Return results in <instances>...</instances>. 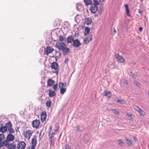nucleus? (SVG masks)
Returning <instances> with one entry per match:
<instances>
[{
    "instance_id": "nucleus-1",
    "label": "nucleus",
    "mask_w": 149,
    "mask_h": 149,
    "mask_svg": "<svg viewBox=\"0 0 149 149\" xmlns=\"http://www.w3.org/2000/svg\"><path fill=\"white\" fill-rule=\"evenodd\" d=\"M5 126L6 127L7 130L9 133H14V130L12 128V124L10 121L6 123Z\"/></svg>"
},
{
    "instance_id": "nucleus-2",
    "label": "nucleus",
    "mask_w": 149,
    "mask_h": 149,
    "mask_svg": "<svg viewBox=\"0 0 149 149\" xmlns=\"http://www.w3.org/2000/svg\"><path fill=\"white\" fill-rule=\"evenodd\" d=\"M10 133L8 134L6 137V139L4 140L6 143H9V142L13 141L15 139V137L14 135Z\"/></svg>"
},
{
    "instance_id": "nucleus-3",
    "label": "nucleus",
    "mask_w": 149,
    "mask_h": 149,
    "mask_svg": "<svg viewBox=\"0 0 149 149\" xmlns=\"http://www.w3.org/2000/svg\"><path fill=\"white\" fill-rule=\"evenodd\" d=\"M56 46L58 49L59 51L64 50L65 48L66 47L65 44L63 43H60L56 44Z\"/></svg>"
},
{
    "instance_id": "nucleus-4",
    "label": "nucleus",
    "mask_w": 149,
    "mask_h": 149,
    "mask_svg": "<svg viewBox=\"0 0 149 149\" xmlns=\"http://www.w3.org/2000/svg\"><path fill=\"white\" fill-rule=\"evenodd\" d=\"M5 138V135L3 134H0V148L2 147L3 146H5L6 143L4 140L3 141L2 140Z\"/></svg>"
},
{
    "instance_id": "nucleus-5",
    "label": "nucleus",
    "mask_w": 149,
    "mask_h": 149,
    "mask_svg": "<svg viewBox=\"0 0 149 149\" xmlns=\"http://www.w3.org/2000/svg\"><path fill=\"white\" fill-rule=\"evenodd\" d=\"M58 65L56 62H54L52 63L51 67L52 69H54L56 70L55 73L57 74L58 73V71L59 69L58 68Z\"/></svg>"
},
{
    "instance_id": "nucleus-6",
    "label": "nucleus",
    "mask_w": 149,
    "mask_h": 149,
    "mask_svg": "<svg viewBox=\"0 0 149 149\" xmlns=\"http://www.w3.org/2000/svg\"><path fill=\"white\" fill-rule=\"evenodd\" d=\"M90 10L91 12L93 14H95L97 10L98 7L97 6L93 4H91Z\"/></svg>"
},
{
    "instance_id": "nucleus-7",
    "label": "nucleus",
    "mask_w": 149,
    "mask_h": 149,
    "mask_svg": "<svg viewBox=\"0 0 149 149\" xmlns=\"http://www.w3.org/2000/svg\"><path fill=\"white\" fill-rule=\"evenodd\" d=\"M40 122L39 120L36 119L33 121L32 123V126L34 128H38L40 126Z\"/></svg>"
},
{
    "instance_id": "nucleus-8",
    "label": "nucleus",
    "mask_w": 149,
    "mask_h": 149,
    "mask_svg": "<svg viewBox=\"0 0 149 149\" xmlns=\"http://www.w3.org/2000/svg\"><path fill=\"white\" fill-rule=\"evenodd\" d=\"M54 50V49L52 47L50 46H47L44 51V53L47 55H48L49 54L52 53Z\"/></svg>"
},
{
    "instance_id": "nucleus-9",
    "label": "nucleus",
    "mask_w": 149,
    "mask_h": 149,
    "mask_svg": "<svg viewBox=\"0 0 149 149\" xmlns=\"http://www.w3.org/2000/svg\"><path fill=\"white\" fill-rule=\"evenodd\" d=\"M5 146L8 147V149H15L16 148L15 144L14 142L10 144L9 143H6Z\"/></svg>"
},
{
    "instance_id": "nucleus-10",
    "label": "nucleus",
    "mask_w": 149,
    "mask_h": 149,
    "mask_svg": "<svg viewBox=\"0 0 149 149\" xmlns=\"http://www.w3.org/2000/svg\"><path fill=\"white\" fill-rule=\"evenodd\" d=\"M115 57L119 61V62L120 63H124L125 62V59L121 56L118 54H117L115 56Z\"/></svg>"
},
{
    "instance_id": "nucleus-11",
    "label": "nucleus",
    "mask_w": 149,
    "mask_h": 149,
    "mask_svg": "<svg viewBox=\"0 0 149 149\" xmlns=\"http://www.w3.org/2000/svg\"><path fill=\"white\" fill-rule=\"evenodd\" d=\"M102 95L106 96L108 99H109L111 96V93L110 91L105 90Z\"/></svg>"
},
{
    "instance_id": "nucleus-12",
    "label": "nucleus",
    "mask_w": 149,
    "mask_h": 149,
    "mask_svg": "<svg viewBox=\"0 0 149 149\" xmlns=\"http://www.w3.org/2000/svg\"><path fill=\"white\" fill-rule=\"evenodd\" d=\"M26 146V143L25 142L22 141L19 143L17 145V148L19 149H24Z\"/></svg>"
},
{
    "instance_id": "nucleus-13",
    "label": "nucleus",
    "mask_w": 149,
    "mask_h": 149,
    "mask_svg": "<svg viewBox=\"0 0 149 149\" xmlns=\"http://www.w3.org/2000/svg\"><path fill=\"white\" fill-rule=\"evenodd\" d=\"M81 43L78 39L74 40L73 42V46L75 47H78L81 45Z\"/></svg>"
},
{
    "instance_id": "nucleus-14",
    "label": "nucleus",
    "mask_w": 149,
    "mask_h": 149,
    "mask_svg": "<svg viewBox=\"0 0 149 149\" xmlns=\"http://www.w3.org/2000/svg\"><path fill=\"white\" fill-rule=\"evenodd\" d=\"M47 117V114L45 112L43 111L41 115V120L42 122H44L46 120Z\"/></svg>"
},
{
    "instance_id": "nucleus-15",
    "label": "nucleus",
    "mask_w": 149,
    "mask_h": 149,
    "mask_svg": "<svg viewBox=\"0 0 149 149\" xmlns=\"http://www.w3.org/2000/svg\"><path fill=\"white\" fill-rule=\"evenodd\" d=\"M67 43H71L74 41V37L72 36H68L67 38Z\"/></svg>"
},
{
    "instance_id": "nucleus-16",
    "label": "nucleus",
    "mask_w": 149,
    "mask_h": 149,
    "mask_svg": "<svg viewBox=\"0 0 149 149\" xmlns=\"http://www.w3.org/2000/svg\"><path fill=\"white\" fill-rule=\"evenodd\" d=\"M92 38V35H90L89 36L85 39L84 40V42L86 44H88L91 40Z\"/></svg>"
},
{
    "instance_id": "nucleus-17",
    "label": "nucleus",
    "mask_w": 149,
    "mask_h": 149,
    "mask_svg": "<svg viewBox=\"0 0 149 149\" xmlns=\"http://www.w3.org/2000/svg\"><path fill=\"white\" fill-rule=\"evenodd\" d=\"M126 10V15L128 17H131V15L130 13V10L129 8V6L127 4H125L124 5Z\"/></svg>"
},
{
    "instance_id": "nucleus-18",
    "label": "nucleus",
    "mask_w": 149,
    "mask_h": 149,
    "mask_svg": "<svg viewBox=\"0 0 149 149\" xmlns=\"http://www.w3.org/2000/svg\"><path fill=\"white\" fill-rule=\"evenodd\" d=\"M47 85L49 86H52L55 83V81L52 79H50L48 80Z\"/></svg>"
},
{
    "instance_id": "nucleus-19",
    "label": "nucleus",
    "mask_w": 149,
    "mask_h": 149,
    "mask_svg": "<svg viewBox=\"0 0 149 149\" xmlns=\"http://www.w3.org/2000/svg\"><path fill=\"white\" fill-rule=\"evenodd\" d=\"M32 134V133L31 130H29V131H26L25 134V137H27L29 139Z\"/></svg>"
},
{
    "instance_id": "nucleus-20",
    "label": "nucleus",
    "mask_w": 149,
    "mask_h": 149,
    "mask_svg": "<svg viewBox=\"0 0 149 149\" xmlns=\"http://www.w3.org/2000/svg\"><path fill=\"white\" fill-rule=\"evenodd\" d=\"M49 97H53L56 95V93L54 91L50 89L49 90Z\"/></svg>"
},
{
    "instance_id": "nucleus-21",
    "label": "nucleus",
    "mask_w": 149,
    "mask_h": 149,
    "mask_svg": "<svg viewBox=\"0 0 149 149\" xmlns=\"http://www.w3.org/2000/svg\"><path fill=\"white\" fill-rule=\"evenodd\" d=\"M37 141L36 136L32 139V146L36 147L37 144Z\"/></svg>"
},
{
    "instance_id": "nucleus-22",
    "label": "nucleus",
    "mask_w": 149,
    "mask_h": 149,
    "mask_svg": "<svg viewBox=\"0 0 149 149\" xmlns=\"http://www.w3.org/2000/svg\"><path fill=\"white\" fill-rule=\"evenodd\" d=\"M62 51L63 53V55L64 56L68 54L70 52L69 49L66 47L65 48L64 50H63Z\"/></svg>"
},
{
    "instance_id": "nucleus-23",
    "label": "nucleus",
    "mask_w": 149,
    "mask_h": 149,
    "mask_svg": "<svg viewBox=\"0 0 149 149\" xmlns=\"http://www.w3.org/2000/svg\"><path fill=\"white\" fill-rule=\"evenodd\" d=\"M7 130L6 127L5 126H1L0 128V132H1L3 134Z\"/></svg>"
},
{
    "instance_id": "nucleus-24",
    "label": "nucleus",
    "mask_w": 149,
    "mask_h": 149,
    "mask_svg": "<svg viewBox=\"0 0 149 149\" xmlns=\"http://www.w3.org/2000/svg\"><path fill=\"white\" fill-rule=\"evenodd\" d=\"M85 22V24H86L87 25H88L90 24L92 22V19L91 18H88L86 19Z\"/></svg>"
},
{
    "instance_id": "nucleus-25",
    "label": "nucleus",
    "mask_w": 149,
    "mask_h": 149,
    "mask_svg": "<svg viewBox=\"0 0 149 149\" xmlns=\"http://www.w3.org/2000/svg\"><path fill=\"white\" fill-rule=\"evenodd\" d=\"M67 83L66 82L64 83L60 82L59 83V88H64L66 86Z\"/></svg>"
},
{
    "instance_id": "nucleus-26",
    "label": "nucleus",
    "mask_w": 149,
    "mask_h": 149,
    "mask_svg": "<svg viewBox=\"0 0 149 149\" xmlns=\"http://www.w3.org/2000/svg\"><path fill=\"white\" fill-rule=\"evenodd\" d=\"M84 2L87 5H91L92 4V0H84Z\"/></svg>"
},
{
    "instance_id": "nucleus-27",
    "label": "nucleus",
    "mask_w": 149,
    "mask_h": 149,
    "mask_svg": "<svg viewBox=\"0 0 149 149\" xmlns=\"http://www.w3.org/2000/svg\"><path fill=\"white\" fill-rule=\"evenodd\" d=\"M52 102L50 100H48L46 102V105L48 107H51Z\"/></svg>"
},
{
    "instance_id": "nucleus-28",
    "label": "nucleus",
    "mask_w": 149,
    "mask_h": 149,
    "mask_svg": "<svg viewBox=\"0 0 149 149\" xmlns=\"http://www.w3.org/2000/svg\"><path fill=\"white\" fill-rule=\"evenodd\" d=\"M61 89L60 93L62 94H63L66 91V89L64 88H60Z\"/></svg>"
},
{
    "instance_id": "nucleus-29",
    "label": "nucleus",
    "mask_w": 149,
    "mask_h": 149,
    "mask_svg": "<svg viewBox=\"0 0 149 149\" xmlns=\"http://www.w3.org/2000/svg\"><path fill=\"white\" fill-rule=\"evenodd\" d=\"M90 31V29L88 27H86L85 28V32L86 33H85V35H87L89 33Z\"/></svg>"
},
{
    "instance_id": "nucleus-30",
    "label": "nucleus",
    "mask_w": 149,
    "mask_h": 149,
    "mask_svg": "<svg viewBox=\"0 0 149 149\" xmlns=\"http://www.w3.org/2000/svg\"><path fill=\"white\" fill-rule=\"evenodd\" d=\"M126 141H127V143L128 145L130 146H132V143L131 141L128 139H126Z\"/></svg>"
},
{
    "instance_id": "nucleus-31",
    "label": "nucleus",
    "mask_w": 149,
    "mask_h": 149,
    "mask_svg": "<svg viewBox=\"0 0 149 149\" xmlns=\"http://www.w3.org/2000/svg\"><path fill=\"white\" fill-rule=\"evenodd\" d=\"M138 113H139L140 115L142 116H144L146 114L145 112L141 109L138 112Z\"/></svg>"
},
{
    "instance_id": "nucleus-32",
    "label": "nucleus",
    "mask_w": 149,
    "mask_h": 149,
    "mask_svg": "<svg viewBox=\"0 0 149 149\" xmlns=\"http://www.w3.org/2000/svg\"><path fill=\"white\" fill-rule=\"evenodd\" d=\"M117 141L120 145L122 146H123L124 144V142L122 140L118 139L117 140Z\"/></svg>"
},
{
    "instance_id": "nucleus-33",
    "label": "nucleus",
    "mask_w": 149,
    "mask_h": 149,
    "mask_svg": "<svg viewBox=\"0 0 149 149\" xmlns=\"http://www.w3.org/2000/svg\"><path fill=\"white\" fill-rule=\"evenodd\" d=\"M94 4L93 5L97 6L99 4V2L98 0H93Z\"/></svg>"
},
{
    "instance_id": "nucleus-34",
    "label": "nucleus",
    "mask_w": 149,
    "mask_h": 149,
    "mask_svg": "<svg viewBox=\"0 0 149 149\" xmlns=\"http://www.w3.org/2000/svg\"><path fill=\"white\" fill-rule=\"evenodd\" d=\"M134 109L138 112L141 109L140 107L137 106H135Z\"/></svg>"
},
{
    "instance_id": "nucleus-35",
    "label": "nucleus",
    "mask_w": 149,
    "mask_h": 149,
    "mask_svg": "<svg viewBox=\"0 0 149 149\" xmlns=\"http://www.w3.org/2000/svg\"><path fill=\"white\" fill-rule=\"evenodd\" d=\"M111 111L113 113L119 115V113L118 111L116 109H112Z\"/></svg>"
},
{
    "instance_id": "nucleus-36",
    "label": "nucleus",
    "mask_w": 149,
    "mask_h": 149,
    "mask_svg": "<svg viewBox=\"0 0 149 149\" xmlns=\"http://www.w3.org/2000/svg\"><path fill=\"white\" fill-rule=\"evenodd\" d=\"M117 102L121 104H124L125 102L123 100H118L117 101Z\"/></svg>"
},
{
    "instance_id": "nucleus-37",
    "label": "nucleus",
    "mask_w": 149,
    "mask_h": 149,
    "mask_svg": "<svg viewBox=\"0 0 149 149\" xmlns=\"http://www.w3.org/2000/svg\"><path fill=\"white\" fill-rule=\"evenodd\" d=\"M59 40L61 42H62L64 40V39L63 36H59Z\"/></svg>"
},
{
    "instance_id": "nucleus-38",
    "label": "nucleus",
    "mask_w": 149,
    "mask_h": 149,
    "mask_svg": "<svg viewBox=\"0 0 149 149\" xmlns=\"http://www.w3.org/2000/svg\"><path fill=\"white\" fill-rule=\"evenodd\" d=\"M65 149H71V147L68 145L67 144L65 146Z\"/></svg>"
},
{
    "instance_id": "nucleus-39",
    "label": "nucleus",
    "mask_w": 149,
    "mask_h": 149,
    "mask_svg": "<svg viewBox=\"0 0 149 149\" xmlns=\"http://www.w3.org/2000/svg\"><path fill=\"white\" fill-rule=\"evenodd\" d=\"M81 6L80 5H78L77 4L76 9L79 11H80V7H81Z\"/></svg>"
},
{
    "instance_id": "nucleus-40",
    "label": "nucleus",
    "mask_w": 149,
    "mask_h": 149,
    "mask_svg": "<svg viewBox=\"0 0 149 149\" xmlns=\"http://www.w3.org/2000/svg\"><path fill=\"white\" fill-rule=\"evenodd\" d=\"M52 57L55 58V61H57L58 59H59L60 57L59 56H52Z\"/></svg>"
},
{
    "instance_id": "nucleus-41",
    "label": "nucleus",
    "mask_w": 149,
    "mask_h": 149,
    "mask_svg": "<svg viewBox=\"0 0 149 149\" xmlns=\"http://www.w3.org/2000/svg\"><path fill=\"white\" fill-rule=\"evenodd\" d=\"M58 86L56 84L54 86V89L55 91H57L58 90Z\"/></svg>"
},
{
    "instance_id": "nucleus-42",
    "label": "nucleus",
    "mask_w": 149,
    "mask_h": 149,
    "mask_svg": "<svg viewBox=\"0 0 149 149\" xmlns=\"http://www.w3.org/2000/svg\"><path fill=\"white\" fill-rule=\"evenodd\" d=\"M50 143L52 144V145H54L55 143L54 142V139H50Z\"/></svg>"
},
{
    "instance_id": "nucleus-43",
    "label": "nucleus",
    "mask_w": 149,
    "mask_h": 149,
    "mask_svg": "<svg viewBox=\"0 0 149 149\" xmlns=\"http://www.w3.org/2000/svg\"><path fill=\"white\" fill-rule=\"evenodd\" d=\"M134 82L136 85L137 86H138L139 87L140 86L141 84L139 82H138V81H134Z\"/></svg>"
},
{
    "instance_id": "nucleus-44",
    "label": "nucleus",
    "mask_w": 149,
    "mask_h": 149,
    "mask_svg": "<svg viewBox=\"0 0 149 149\" xmlns=\"http://www.w3.org/2000/svg\"><path fill=\"white\" fill-rule=\"evenodd\" d=\"M138 13L141 15H142L143 14V11L140 9H138Z\"/></svg>"
},
{
    "instance_id": "nucleus-45",
    "label": "nucleus",
    "mask_w": 149,
    "mask_h": 149,
    "mask_svg": "<svg viewBox=\"0 0 149 149\" xmlns=\"http://www.w3.org/2000/svg\"><path fill=\"white\" fill-rule=\"evenodd\" d=\"M52 126H50V127H49V136H50V133L51 132L52 130Z\"/></svg>"
},
{
    "instance_id": "nucleus-46",
    "label": "nucleus",
    "mask_w": 149,
    "mask_h": 149,
    "mask_svg": "<svg viewBox=\"0 0 149 149\" xmlns=\"http://www.w3.org/2000/svg\"><path fill=\"white\" fill-rule=\"evenodd\" d=\"M68 61H69V60L68 59V58H66L65 59V64H67L68 63Z\"/></svg>"
},
{
    "instance_id": "nucleus-47",
    "label": "nucleus",
    "mask_w": 149,
    "mask_h": 149,
    "mask_svg": "<svg viewBox=\"0 0 149 149\" xmlns=\"http://www.w3.org/2000/svg\"><path fill=\"white\" fill-rule=\"evenodd\" d=\"M76 127L77 128V130L79 131H80V127H79V125H77V126Z\"/></svg>"
},
{
    "instance_id": "nucleus-48",
    "label": "nucleus",
    "mask_w": 149,
    "mask_h": 149,
    "mask_svg": "<svg viewBox=\"0 0 149 149\" xmlns=\"http://www.w3.org/2000/svg\"><path fill=\"white\" fill-rule=\"evenodd\" d=\"M133 138L135 141H137V139L135 136L133 137Z\"/></svg>"
},
{
    "instance_id": "nucleus-49",
    "label": "nucleus",
    "mask_w": 149,
    "mask_h": 149,
    "mask_svg": "<svg viewBox=\"0 0 149 149\" xmlns=\"http://www.w3.org/2000/svg\"><path fill=\"white\" fill-rule=\"evenodd\" d=\"M54 137L53 135H51L49 137V138L50 139H54Z\"/></svg>"
},
{
    "instance_id": "nucleus-50",
    "label": "nucleus",
    "mask_w": 149,
    "mask_h": 149,
    "mask_svg": "<svg viewBox=\"0 0 149 149\" xmlns=\"http://www.w3.org/2000/svg\"><path fill=\"white\" fill-rule=\"evenodd\" d=\"M143 29V28L142 27H140L139 28V30L140 32H141Z\"/></svg>"
},
{
    "instance_id": "nucleus-51",
    "label": "nucleus",
    "mask_w": 149,
    "mask_h": 149,
    "mask_svg": "<svg viewBox=\"0 0 149 149\" xmlns=\"http://www.w3.org/2000/svg\"><path fill=\"white\" fill-rule=\"evenodd\" d=\"M15 130L17 132H18V131H19V128L18 127H17V128H15Z\"/></svg>"
},
{
    "instance_id": "nucleus-52",
    "label": "nucleus",
    "mask_w": 149,
    "mask_h": 149,
    "mask_svg": "<svg viewBox=\"0 0 149 149\" xmlns=\"http://www.w3.org/2000/svg\"><path fill=\"white\" fill-rule=\"evenodd\" d=\"M118 100H119V98H117V97H116V98L114 100H115V101H116V102H117V101Z\"/></svg>"
},
{
    "instance_id": "nucleus-53",
    "label": "nucleus",
    "mask_w": 149,
    "mask_h": 149,
    "mask_svg": "<svg viewBox=\"0 0 149 149\" xmlns=\"http://www.w3.org/2000/svg\"><path fill=\"white\" fill-rule=\"evenodd\" d=\"M54 51H55V55H56L57 54H58V52L56 50H54Z\"/></svg>"
},
{
    "instance_id": "nucleus-54",
    "label": "nucleus",
    "mask_w": 149,
    "mask_h": 149,
    "mask_svg": "<svg viewBox=\"0 0 149 149\" xmlns=\"http://www.w3.org/2000/svg\"><path fill=\"white\" fill-rule=\"evenodd\" d=\"M58 54H59V56L60 57L61 56V53L60 52H58Z\"/></svg>"
},
{
    "instance_id": "nucleus-55",
    "label": "nucleus",
    "mask_w": 149,
    "mask_h": 149,
    "mask_svg": "<svg viewBox=\"0 0 149 149\" xmlns=\"http://www.w3.org/2000/svg\"><path fill=\"white\" fill-rule=\"evenodd\" d=\"M125 80V83H126V84L127 85L128 84V82H127V81Z\"/></svg>"
},
{
    "instance_id": "nucleus-56",
    "label": "nucleus",
    "mask_w": 149,
    "mask_h": 149,
    "mask_svg": "<svg viewBox=\"0 0 149 149\" xmlns=\"http://www.w3.org/2000/svg\"><path fill=\"white\" fill-rule=\"evenodd\" d=\"M55 134V133H53V132L52 133H51V135H53H53H54Z\"/></svg>"
},
{
    "instance_id": "nucleus-57",
    "label": "nucleus",
    "mask_w": 149,
    "mask_h": 149,
    "mask_svg": "<svg viewBox=\"0 0 149 149\" xmlns=\"http://www.w3.org/2000/svg\"><path fill=\"white\" fill-rule=\"evenodd\" d=\"M104 0H99V2H102L104 1Z\"/></svg>"
},
{
    "instance_id": "nucleus-58",
    "label": "nucleus",
    "mask_w": 149,
    "mask_h": 149,
    "mask_svg": "<svg viewBox=\"0 0 149 149\" xmlns=\"http://www.w3.org/2000/svg\"><path fill=\"white\" fill-rule=\"evenodd\" d=\"M75 36L77 37L78 36V35H77V34H75Z\"/></svg>"
},
{
    "instance_id": "nucleus-59",
    "label": "nucleus",
    "mask_w": 149,
    "mask_h": 149,
    "mask_svg": "<svg viewBox=\"0 0 149 149\" xmlns=\"http://www.w3.org/2000/svg\"><path fill=\"white\" fill-rule=\"evenodd\" d=\"M58 129H56V130H55V132H57L58 131Z\"/></svg>"
},
{
    "instance_id": "nucleus-60",
    "label": "nucleus",
    "mask_w": 149,
    "mask_h": 149,
    "mask_svg": "<svg viewBox=\"0 0 149 149\" xmlns=\"http://www.w3.org/2000/svg\"><path fill=\"white\" fill-rule=\"evenodd\" d=\"M114 32L115 33H116V30L114 29Z\"/></svg>"
},
{
    "instance_id": "nucleus-61",
    "label": "nucleus",
    "mask_w": 149,
    "mask_h": 149,
    "mask_svg": "<svg viewBox=\"0 0 149 149\" xmlns=\"http://www.w3.org/2000/svg\"><path fill=\"white\" fill-rule=\"evenodd\" d=\"M98 16V15H94V16H95V17H97Z\"/></svg>"
},
{
    "instance_id": "nucleus-62",
    "label": "nucleus",
    "mask_w": 149,
    "mask_h": 149,
    "mask_svg": "<svg viewBox=\"0 0 149 149\" xmlns=\"http://www.w3.org/2000/svg\"><path fill=\"white\" fill-rule=\"evenodd\" d=\"M148 95L149 96V92H148Z\"/></svg>"
},
{
    "instance_id": "nucleus-63",
    "label": "nucleus",
    "mask_w": 149,
    "mask_h": 149,
    "mask_svg": "<svg viewBox=\"0 0 149 149\" xmlns=\"http://www.w3.org/2000/svg\"><path fill=\"white\" fill-rule=\"evenodd\" d=\"M134 74H132V76L133 77H134Z\"/></svg>"
},
{
    "instance_id": "nucleus-64",
    "label": "nucleus",
    "mask_w": 149,
    "mask_h": 149,
    "mask_svg": "<svg viewBox=\"0 0 149 149\" xmlns=\"http://www.w3.org/2000/svg\"><path fill=\"white\" fill-rule=\"evenodd\" d=\"M143 1V0H141V1Z\"/></svg>"
}]
</instances>
